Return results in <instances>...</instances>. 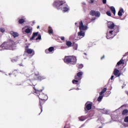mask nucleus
Wrapping results in <instances>:
<instances>
[{
	"label": "nucleus",
	"mask_w": 128,
	"mask_h": 128,
	"mask_svg": "<svg viewBox=\"0 0 128 128\" xmlns=\"http://www.w3.org/2000/svg\"><path fill=\"white\" fill-rule=\"evenodd\" d=\"M122 14H124V9L121 8L118 12V16H122Z\"/></svg>",
	"instance_id": "obj_17"
},
{
	"label": "nucleus",
	"mask_w": 128,
	"mask_h": 128,
	"mask_svg": "<svg viewBox=\"0 0 128 128\" xmlns=\"http://www.w3.org/2000/svg\"><path fill=\"white\" fill-rule=\"evenodd\" d=\"M0 31L1 32H6V29H4V28H0Z\"/></svg>",
	"instance_id": "obj_31"
},
{
	"label": "nucleus",
	"mask_w": 128,
	"mask_h": 128,
	"mask_svg": "<svg viewBox=\"0 0 128 128\" xmlns=\"http://www.w3.org/2000/svg\"><path fill=\"white\" fill-rule=\"evenodd\" d=\"M84 54H85V56H86V54L84 53Z\"/></svg>",
	"instance_id": "obj_48"
},
{
	"label": "nucleus",
	"mask_w": 128,
	"mask_h": 128,
	"mask_svg": "<svg viewBox=\"0 0 128 128\" xmlns=\"http://www.w3.org/2000/svg\"><path fill=\"white\" fill-rule=\"evenodd\" d=\"M124 122H128V116H126L124 119Z\"/></svg>",
	"instance_id": "obj_32"
},
{
	"label": "nucleus",
	"mask_w": 128,
	"mask_h": 128,
	"mask_svg": "<svg viewBox=\"0 0 128 128\" xmlns=\"http://www.w3.org/2000/svg\"><path fill=\"white\" fill-rule=\"evenodd\" d=\"M92 104L88 102L86 104V108L88 110H92Z\"/></svg>",
	"instance_id": "obj_15"
},
{
	"label": "nucleus",
	"mask_w": 128,
	"mask_h": 128,
	"mask_svg": "<svg viewBox=\"0 0 128 128\" xmlns=\"http://www.w3.org/2000/svg\"><path fill=\"white\" fill-rule=\"evenodd\" d=\"M52 6L54 8H56L57 10H62L63 12H68V10H70L68 6L66 5V2L64 1L56 0L54 2Z\"/></svg>",
	"instance_id": "obj_1"
},
{
	"label": "nucleus",
	"mask_w": 128,
	"mask_h": 128,
	"mask_svg": "<svg viewBox=\"0 0 128 128\" xmlns=\"http://www.w3.org/2000/svg\"><path fill=\"white\" fill-rule=\"evenodd\" d=\"M26 22V18H21L18 20L19 24H24Z\"/></svg>",
	"instance_id": "obj_20"
},
{
	"label": "nucleus",
	"mask_w": 128,
	"mask_h": 128,
	"mask_svg": "<svg viewBox=\"0 0 128 128\" xmlns=\"http://www.w3.org/2000/svg\"><path fill=\"white\" fill-rule=\"evenodd\" d=\"M79 24L80 30H88V25L84 24L82 21H80Z\"/></svg>",
	"instance_id": "obj_7"
},
{
	"label": "nucleus",
	"mask_w": 128,
	"mask_h": 128,
	"mask_svg": "<svg viewBox=\"0 0 128 128\" xmlns=\"http://www.w3.org/2000/svg\"><path fill=\"white\" fill-rule=\"evenodd\" d=\"M42 40V36L40 35L38 36V37L36 38V40Z\"/></svg>",
	"instance_id": "obj_34"
},
{
	"label": "nucleus",
	"mask_w": 128,
	"mask_h": 128,
	"mask_svg": "<svg viewBox=\"0 0 128 128\" xmlns=\"http://www.w3.org/2000/svg\"><path fill=\"white\" fill-rule=\"evenodd\" d=\"M114 22H108V28H114Z\"/></svg>",
	"instance_id": "obj_13"
},
{
	"label": "nucleus",
	"mask_w": 128,
	"mask_h": 128,
	"mask_svg": "<svg viewBox=\"0 0 128 128\" xmlns=\"http://www.w3.org/2000/svg\"><path fill=\"white\" fill-rule=\"evenodd\" d=\"M34 89L36 92V94H38V92H40V91L38 90H36V89H35V88H34Z\"/></svg>",
	"instance_id": "obj_40"
},
{
	"label": "nucleus",
	"mask_w": 128,
	"mask_h": 128,
	"mask_svg": "<svg viewBox=\"0 0 128 128\" xmlns=\"http://www.w3.org/2000/svg\"><path fill=\"white\" fill-rule=\"evenodd\" d=\"M114 76H111V78H110V80H114Z\"/></svg>",
	"instance_id": "obj_42"
},
{
	"label": "nucleus",
	"mask_w": 128,
	"mask_h": 128,
	"mask_svg": "<svg viewBox=\"0 0 128 128\" xmlns=\"http://www.w3.org/2000/svg\"><path fill=\"white\" fill-rule=\"evenodd\" d=\"M116 32H118V28L113 31L108 30L106 34V38H108V40L112 38L116 34Z\"/></svg>",
	"instance_id": "obj_5"
},
{
	"label": "nucleus",
	"mask_w": 128,
	"mask_h": 128,
	"mask_svg": "<svg viewBox=\"0 0 128 128\" xmlns=\"http://www.w3.org/2000/svg\"><path fill=\"white\" fill-rule=\"evenodd\" d=\"M114 74L116 77L120 76V70L116 68L114 70Z\"/></svg>",
	"instance_id": "obj_12"
},
{
	"label": "nucleus",
	"mask_w": 128,
	"mask_h": 128,
	"mask_svg": "<svg viewBox=\"0 0 128 128\" xmlns=\"http://www.w3.org/2000/svg\"><path fill=\"white\" fill-rule=\"evenodd\" d=\"M74 46H76L75 50H78V44H74Z\"/></svg>",
	"instance_id": "obj_37"
},
{
	"label": "nucleus",
	"mask_w": 128,
	"mask_h": 128,
	"mask_svg": "<svg viewBox=\"0 0 128 128\" xmlns=\"http://www.w3.org/2000/svg\"><path fill=\"white\" fill-rule=\"evenodd\" d=\"M103 4H106V0H102Z\"/></svg>",
	"instance_id": "obj_39"
},
{
	"label": "nucleus",
	"mask_w": 128,
	"mask_h": 128,
	"mask_svg": "<svg viewBox=\"0 0 128 128\" xmlns=\"http://www.w3.org/2000/svg\"><path fill=\"white\" fill-rule=\"evenodd\" d=\"M79 120L81 122H84V120H86V118L84 116L79 117Z\"/></svg>",
	"instance_id": "obj_23"
},
{
	"label": "nucleus",
	"mask_w": 128,
	"mask_h": 128,
	"mask_svg": "<svg viewBox=\"0 0 128 128\" xmlns=\"http://www.w3.org/2000/svg\"><path fill=\"white\" fill-rule=\"evenodd\" d=\"M66 46H72V42H70V41H68L66 43Z\"/></svg>",
	"instance_id": "obj_28"
},
{
	"label": "nucleus",
	"mask_w": 128,
	"mask_h": 128,
	"mask_svg": "<svg viewBox=\"0 0 128 128\" xmlns=\"http://www.w3.org/2000/svg\"><path fill=\"white\" fill-rule=\"evenodd\" d=\"M10 34L12 36H14V38H16V36H20L18 33L14 31H11Z\"/></svg>",
	"instance_id": "obj_14"
},
{
	"label": "nucleus",
	"mask_w": 128,
	"mask_h": 128,
	"mask_svg": "<svg viewBox=\"0 0 128 128\" xmlns=\"http://www.w3.org/2000/svg\"><path fill=\"white\" fill-rule=\"evenodd\" d=\"M84 72H80L77 74V75L75 76V80L72 81V84H76L77 86H78L80 84V80H82V76Z\"/></svg>",
	"instance_id": "obj_4"
},
{
	"label": "nucleus",
	"mask_w": 128,
	"mask_h": 128,
	"mask_svg": "<svg viewBox=\"0 0 128 128\" xmlns=\"http://www.w3.org/2000/svg\"><path fill=\"white\" fill-rule=\"evenodd\" d=\"M84 36H85L84 32L82 30H80V32H78V37H76V36H75L74 37V39L76 40H80V38H84Z\"/></svg>",
	"instance_id": "obj_6"
},
{
	"label": "nucleus",
	"mask_w": 128,
	"mask_h": 128,
	"mask_svg": "<svg viewBox=\"0 0 128 128\" xmlns=\"http://www.w3.org/2000/svg\"><path fill=\"white\" fill-rule=\"evenodd\" d=\"M26 50L28 54H34V50L30 48L26 49Z\"/></svg>",
	"instance_id": "obj_16"
},
{
	"label": "nucleus",
	"mask_w": 128,
	"mask_h": 128,
	"mask_svg": "<svg viewBox=\"0 0 128 128\" xmlns=\"http://www.w3.org/2000/svg\"><path fill=\"white\" fill-rule=\"evenodd\" d=\"M64 62L66 64H76V58L74 56H66L64 58Z\"/></svg>",
	"instance_id": "obj_3"
},
{
	"label": "nucleus",
	"mask_w": 128,
	"mask_h": 128,
	"mask_svg": "<svg viewBox=\"0 0 128 128\" xmlns=\"http://www.w3.org/2000/svg\"><path fill=\"white\" fill-rule=\"evenodd\" d=\"M54 52V48L51 46L45 50L46 54H52Z\"/></svg>",
	"instance_id": "obj_10"
},
{
	"label": "nucleus",
	"mask_w": 128,
	"mask_h": 128,
	"mask_svg": "<svg viewBox=\"0 0 128 128\" xmlns=\"http://www.w3.org/2000/svg\"><path fill=\"white\" fill-rule=\"evenodd\" d=\"M88 2H90V4H92V2H94V0H88Z\"/></svg>",
	"instance_id": "obj_35"
},
{
	"label": "nucleus",
	"mask_w": 128,
	"mask_h": 128,
	"mask_svg": "<svg viewBox=\"0 0 128 128\" xmlns=\"http://www.w3.org/2000/svg\"><path fill=\"white\" fill-rule=\"evenodd\" d=\"M15 72H16V71H14Z\"/></svg>",
	"instance_id": "obj_49"
},
{
	"label": "nucleus",
	"mask_w": 128,
	"mask_h": 128,
	"mask_svg": "<svg viewBox=\"0 0 128 128\" xmlns=\"http://www.w3.org/2000/svg\"><path fill=\"white\" fill-rule=\"evenodd\" d=\"M62 40H64V36L61 37Z\"/></svg>",
	"instance_id": "obj_41"
},
{
	"label": "nucleus",
	"mask_w": 128,
	"mask_h": 128,
	"mask_svg": "<svg viewBox=\"0 0 128 128\" xmlns=\"http://www.w3.org/2000/svg\"><path fill=\"white\" fill-rule=\"evenodd\" d=\"M102 98H104V96L100 95L98 98V102H100L102 100Z\"/></svg>",
	"instance_id": "obj_29"
},
{
	"label": "nucleus",
	"mask_w": 128,
	"mask_h": 128,
	"mask_svg": "<svg viewBox=\"0 0 128 128\" xmlns=\"http://www.w3.org/2000/svg\"><path fill=\"white\" fill-rule=\"evenodd\" d=\"M38 32L34 33L33 36L30 39V40H34L36 38V36H38Z\"/></svg>",
	"instance_id": "obj_18"
},
{
	"label": "nucleus",
	"mask_w": 128,
	"mask_h": 128,
	"mask_svg": "<svg viewBox=\"0 0 128 128\" xmlns=\"http://www.w3.org/2000/svg\"><path fill=\"white\" fill-rule=\"evenodd\" d=\"M124 128H128V124H124Z\"/></svg>",
	"instance_id": "obj_38"
},
{
	"label": "nucleus",
	"mask_w": 128,
	"mask_h": 128,
	"mask_svg": "<svg viewBox=\"0 0 128 128\" xmlns=\"http://www.w3.org/2000/svg\"><path fill=\"white\" fill-rule=\"evenodd\" d=\"M48 32H49L50 34H52V33L54 32V30H52V27H50V26H49Z\"/></svg>",
	"instance_id": "obj_21"
},
{
	"label": "nucleus",
	"mask_w": 128,
	"mask_h": 128,
	"mask_svg": "<svg viewBox=\"0 0 128 128\" xmlns=\"http://www.w3.org/2000/svg\"><path fill=\"white\" fill-rule=\"evenodd\" d=\"M103 58H104V56H103L101 58V60H103Z\"/></svg>",
	"instance_id": "obj_43"
},
{
	"label": "nucleus",
	"mask_w": 128,
	"mask_h": 128,
	"mask_svg": "<svg viewBox=\"0 0 128 128\" xmlns=\"http://www.w3.org/2000/svg\"><path fill=\"white\" fill-rule=\"evenodd\" d=\"M26 26L22 28V30L24 32H26L27 34H32V30L30 28H26Z\"/></svg>",
	"instance_id": "obj_8"
},
{
	"label": "nucleus",
	"mask_w": 128,
	"mask_h": 128,
	"mask_svg": "<svg viewBox=\"0 0 128 128\" xmlns=\"http://www.w3.org/2000/svg\"><path fill=\"white\" fill-rule=\"evenodd\" d=\"M128 110H124L122 113V114H123L124 116H125L126 114H128Z\"/></svg>",
	"instance_id": "obj_27"
},
{
	"label": "nucleus",
	"mask_w": 128,
	"mask_h": 128,
	"mask_svg": "<svg viewBox=\"0 0 128 128\" xmlns=\"http://www.w3.org/2000/svg\"><path fill=\"white\" fill-rule=\"evenodd\" d=\"M12 62H16V60L13 58L12 60Z\"/></svg>",
	"instance_id": "obj_36"
},
{
	"label": "nucleus",
	"mask_w": 128,
	"mask_h": 128,
	"mask_svg": "<svg viewBox=\"0 0 128 128\" xmlns=\"http://www.w3.org/2000/svg\"><path fill=\"white\" fill-rule=\"evenodd\" d=\"M40 104H42V100H40Z\"/></svg>",
	"instance_id": "obj_45"
},
{
	"label": "nucleus",
	"mask_w": 128,
	"mask_h": 128,
	"mask_svg": "<svg viewBox=\"0 0 128 128\" xmlns=\"http://www.w3.org/2000/svg\"><path fill=\"white\" fill-rule=\"evenodd\" d=\"M84 68V65H82V64H80L78 66V68Z\"/></svg>",
	"instance_id": "obj_33"
},
{
	"label": "nucleus",
	"mask_w": 128,
	"mask_h": 128,
	"mask_svg": "<svg viewBox=\"0 0 128 128\" xmlns=\"http://www.w3.org/2000/svg\"><path fill=\"white\" fill-rule=\"evenodd\" d=\"M107 16H112V13H110V11H108L106 12Z\"/></svg>",
	"instance_id": "obj_30"
},
{
	"label": "nucleus",
	"mask_w": 128,
	"mask_h": 128,
	"mask_svg": "<svg viewBox=\"0 0 128 128\" xmlns=\"http://www.w3.org/2000/svg\"><path fill=\"white\" fill-rule=\"evenodd\" d=\"M20 66H22V65H20Z\"/></svg>",
	"instance_id": "obj_51"
},
{
	"label": "nucleus",
	"mask_w": 128,
	"mask_h": 128,
	"mask_svg": "<svg viewBox=\"0 0 128 128\" xmlns=\"http://www.w3.org/2000/svg\"><path fill=\"white\" fill-rule=\"evenodd\" d=\"M38 28H40V26H38Z\"/></svg>",
	"instance_id": "obj_47"
},
{
	"label": "nucleus",
	"mask_w": 128,
	"mask_h": 128,
	"mask_svg": "<svg viewBox=\"0 0 128 128\" xmlns=\"http://www.w3.org/2000/svg\"><path fill=\"white\" fill-rule=\"evenodd\" d=\"M106 92V88H104L101 92H100V96H102V94H104V92Z\"/></svg>",
	"instance_id": "obj_22"
},
{
	"label": "nucleus",
	"mask_w": 128,
	"mask_h": 128,
	"mask_svg": "<svg viewBox=\"0 0 128 128\" xmlns=\"http://www.w3.org/2000/svg\"><path fill=\"white\" fill-rule=\"evenodd\" d=\"M90 16H96V11L92 10L90 12Z\"/></svg>",
	"instance_id": "obj_25"
},
{
	"label": "nucleus",
	"mask_w": 128,
	"mask_h": 128,
	"mask_svg": "<svg viewBox=\"0 0 128 128\" xmlns=\"http://www.w3.org/2000/svg\"><path fill=\"white\" fill-rule=\"evenodd\" d=\"M122 62H124V60H120L118 63L117 64L116 66H120V64H122Z\"/></svg>",
	"instance_id": "obj_26"
},
{
	"label": "nucleus",
	"mask_w": 128,
	"mask_h": 128,
	"mask_svg": "<svg viewBox=\"0 0 128 128\" xmlns=\"http://www.w3.org/2000/svg\"><path fill=\"white\" fill-rule=\"evenodd\" d=\"M35 76H38V79L40 80H42L46 78V76H40L39 72H38V74L36 72Z\"/></svg>",
	"instance_id": "obj_11"
},
{
	"label": "nucleus",
	"mask_w": 128,
	"mask_h": 128,
	"mask_svg": "<svg viewBox=\"0 0 128 128\" xmlns=\"http://www.w3.org/2000/svg\"><path fill=\"white\" fill-rule=\"evenodd\" d=\"M110 10L114 14V16H116V8L114 6L110 7Z\"/></svg>",
	"instance_id": "obj_19"
},
{
	"label": "nucleus",
	"mask_w": 128,
	"mask_h": 128,
	"mask_svg": "<svg viewBox=\"0 0 128 128\" xmlns=\"http://www.w3.org/2000/svg\"><path fill=\"white\" fill-rule=\"evenodd\" d=\"M36 23V21H33V24Z\"/></svg>",
	"instance_id": "obj_46"
},
{
	"label": "nucleus",
	"mask_w": 128,
	"mask_h": 128,
	"mask_svg": "<svg viewBox=\"0 0 128 128\" xmlns=\"http://www.w3.org/2000/svg\"><path fill=\"white\" fill-rule=\"evenodd\" d=\"M16 44L14 42L11 40L8 44H2L0 46V50H16Z\"/></svg>",
	"instance_id": "obj_2"
},
{
	"label": "nucleus",
	"mask_w": 128,
	"mask_h": 128,
	"mask_svg": "<svg viewBox=\"0 0 128 128\" xmlns=\"http://www.w3.org/2000/svg\"><path fill=\"white\" fill-rule=\"evenodd\" d=\"M38 91H39V92H37V94H39V92H42V90H41L40 91V90H38Z\"/></svg>",
	"instance_id": "obj_44"
},
{
	"label": "nucleus",
	"mask_w": 128,
	"mask_h": 128,
	"mask_svg": "<svg viewBox=\"0 0 128 128\" xmlns=\"http://www.w3.org/2000/svg\"><path fill=\"white\" fill-rule=\"evenodd\" d=\"M100 16V13L99 12H95V16L98 18Z\"/></svg>",
	"instance_id": "obj_24"
},
{
	"label": "nucleus",
	"mask_w": 128,
	"mask_h": 128,
	"mask_svg": "<svg viewBox=\"0 0 128 128\" xmlns=\"http://www.w3.org/2000/svg\"><path fill=\"white\" fill-rule=\"evenodd\" d=\"M39 98L43 102H46L48 100V96L44 94H42L40 95Z\"/></svg>",
	"instance_id": "obj_9"
},
{
	"label": "nucleus",
	"mask_w": 128,
	"mask_h": 128,
	"mask_svg": "<svg viewBox=\"0 0 128 128\" xmlns=\"http://www.w3.org/2000/svg\"><path fill=\"white\" fill-rule=\"evenodd\" d=\"M123 127H121V128H122Z\"/></svg>",
	"instance_id": "obj_50"
}]
</instances>
